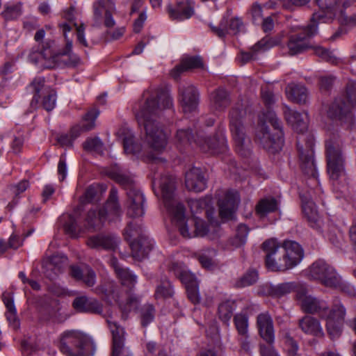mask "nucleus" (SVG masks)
Here are the masks:
<instances>
[{
  "mask_svg": "<svg viewBox=\"0 0 356 356\" xmlns=\"http://www.w3.org/2000/svg\"><path fill=\"white\" fill-rule=\"evenodd\" d=\"M115 274L120 280L122 284L130 289L134 287L136 283V277L127 268H122V269H118Z\"/></svg>",
  "mask_w": 356,
  "mask_h": 356,
  "instance_id": "49",
  "label": "nucleus"
},
{
  "mask_svg": "<svg viewBox=\"0 0 356 356\" xmlns=\"http://www.w3.org/2000/svg\"><path fill=\"white\" fill-rule=\"evenodd\" d=\"M174 291L170 282L164 280L156 287L154 296L156 299L169 298L173 296Z\"/></svg>",
  "mask_w": 356,
  "mask_h": 356,
  "instance_id": "51",
  "label": "nucleus"
},
{
  "mask_svg": "<svg viewBox=\"0 0 356 356\" xmlns=\"http://www.w3.org/2000/svg\"><path fill=\"white\" fill-rule=\"evenodd\" d=\"M86 243L90 248L113 251L118 246V238L110 234H97L89 237Z\"/></svg>",
  "mask_w": 356,
  "mask_h": 356,
  "instance_id": "30",
  "label": "nucleus"
},
{
  "mask_svg": "<svg viewBox=\"0 0 356 356\" xmlns=\"http://www.w3.org/2000/svg\"><path fill=\"white\" fill-rule=\"evenodd\" d=\"M296 299L304 312L318 314L320 318L326 319V330L331 339L340 337L346 316V309L343 305H335L329 310L325 302L309 296L303 286H299L296 290Z\"/></svg>",
  "mask_w": 356,
  "mask_h": 356,
  "instance_id": "2",
  "label": "nucleus"
},
{
  "mask_svg": "<svg viewBox=\"0 0 356 356\" xmlns=\"http://www.w3.org/2000/svg\"><path fill=\"white\" fill-rule=\"evenodd\" d=\"M160 188L165 207L176 222L181 235L186 238L203 237L209 232V225L202 219L194 218L192 221L195 229L190 232L185 221V207L175 200V181L172 177L165 176L161 179Z\"/></svg>",
  "mask_w": 356,
  "mask_h": 356,
  "instance_id": "3",
  "label": "nucleus"
},
{
  "mask_svg": "<svg viewBox=\"0 0 356 356\" xmlns=\"http://www.w3.org/2000/svg\"><path fill=\"white\" fill-rule=\"evenodd\" d=\"M239 201V195L236 191H227L218 202L220 218L223 220L232 219Z\"/></svg>",
  "mask_w": 356,
  "mask_h": 356,
  "instance_id": "20",
  "label": "nucleus"
},
{
  "mask_svg": "<svg viewBox=\"0 0 356 356\" xmlns=\"http://www.w3.org/2000/svg\"><path fill=\"white\" fill-rule=\"evenodd\" d=\"M59 349L66 356H93L95 346L89 336L72 330L61 334Z\"/></svg>",
  "mask_w": 356,
  "mask_h": 356,
  "instance_id": "9",
  "label": "nucleus"
},
{
  "mask_svg": "<svg viewBox=\"0 0 356 356\" xmlns=\"http://www.w3.org/2000/svg\"><path fill=\"white\" fill-rule=\"evenodd\" d=\"M255 139L273 154L282 149L284 145L282 123L273 111L268 109L266 113L259 116Z\"/></svg>",
  "mask_w": 356,
  "mask_h": 356,
  "instance_id": "6",
  "label": "nucleus"
},
{
  "mask_svg": "<svg viewBox=\"0 0 356 356\" xmlns=\"http://www.w3.org/2000/svg\"><path fill=\"white\" fill-rule=\"evenodd\" d=\"M309 276L319 280L327 287L338 288L341 286V280L334 268L323 260H318L309 268Z\"/></svg>",
  "mask_w": 356,
  "mask_h": 356,
  "instance_id": "14",
  "label": "nucleus"
},
{
  "mask_svg": "<svg viewBox=\"0 0 356 356\" xmlns=\"http://www.w3.org/2000/svg\"><path fill=\"white\" fill-rule=\"evenodd\" d=\"M133 257L137 260H142L147 257L153 248V242L147 236H141V238L130 242Z\"/></svg>",
  "mask_w": 356,
  "mask_h": 356,
  "instance_id": "31",
  "label": "nucleus"
},
{
  "mask_svg": "<svg viewBox=\"0 0 356 356\" xmlns=\"http://www.w3.org/2000/svg\"><path fill=\"white\" fill-rule=\"evenodd\" d=\"M195 143L204 152L211 154L224 153L227 151V141L223 136L213 138L198 137Z\"/></svg>",
  "mask_w": 356,
  "mask_h": 356,
  "instance_id": "24",
  "label": "nucleus"
},
{
  "mask_svg": "<svg viewBox=\"0 0 356 356\" xmlns=\"http://www.w3.org/2000/svg\"><path fill=\"white\" fill-rule=\"evenodd\" d=\"M277 202L275 198H264L259 201L255 207L256 213L259 217L266 216L268 213L276 211Z\"/></svg>",
  "mask_w": 356,
  "mask_h": 356,
  "instance_id": "43",
  "label": "nucleus"
},
{
  "mask_svg": "<svg viewBox=\"0 0 356 356\" xmlns=\"http://www.w3.org/2000/svg\"><path fill=\"white\" fill-rule=\"evenodd\" d=\"M85 150L101 153L103 151V143L98 138H89L83 144Z\"/></svg>",
  "mask_w": 356,
  "mask_h": 356,
  "instance_id": "58",
  "label": "nucleus"
},
{
  "mask_svg": "<svg viewBox=\"0 0 356 356\" xmlns=\"http://www.w3.org/2000/svg\"><path fill=\"white\" fill-rule=\"evenodd\" d=\"M283 113L285 120L293 129L298 133L302 134L297 139V148L302 170L305 175L316 179L317 171L314 156V139L310 134H304L308 127L307 113L293 111L287 106H284Z\"/></svg>",
  "mask_w": 356,
  "mask_h": 356,
  "instance_id": "4",
  "label": "nucleus"
},
{
  "mask_svg": "<svg viewBox=\"0 0 356 356\" xmlns=\"http://www.w3.org/2000/svg\"><path fill=\"white\" fill-rule=\"evenodd\" d=\"M284 344L288 355L296 356L298 350V343L288 334L284 337Z\"/></svg>",
  "mask_w": 356,
  "mask_h": 356,
  "instance_id": "60",
  "label": "nucleus"
},
{
  "mask_svg": "<svg viewBox=\"0 0 356 356\" xmlns=\"http://www.w3.org/2000/svg\"><path fill=\"white\" fill-rule=\"evenodd\" d=\"M45 79L44 77H35L30 84V88L34 91L35 94L31 102V106L33 108L37 107L40 99V92L44 88Z\"/></svg>",
  "mask_w": 356,
  "mask_h": 356,
  "instance_id": "48",
  "label": "nucleus"
},
{
  "mask_svg": "<svg viewBox=\"0 0 356 356\" xmlns=\"http://www.w3.org/2000/svg\"><path fill=\"white\" fill-rule=\"evenodd\" d=\"M310 48H312L314 54L322 60L332 64H336L337 63V57L330 50L321 46L310 47Z\"/></svg>",
  "mask_w": 356,
  "mask_h": 356,
  "instance_id": "53",
  "label": "nucleus"
},
{
  "mask_svg": "<svg viewBox=\"0 0 356 356\" xmlns=\"http://www.w3.org/2000/svg\"><path fill=\"white\" fill-rule=\"evenodd\" d=\"M356 106V81H349L346 86V97L336 98L327 111L330 118L352 122L351 109Z\"/></svg>",
  "mask_w": 356,
  "mask_h": 356,
  "instance_id": "11",
  "label": "nucleus"
},
{
  "mask_svg": "<svg viewBox=\"0 0 356 356\" xmlns=\"http://www.w3.org/2000/svg\"><path fill=\"white\" fill-rule=\"evenodd\" d=\"M167 11L171 19L181 21L193 15V8L188 1H180L174 6H168Z\"/></svg>",
  "mask_w": 356,
  "mask_h": 356,
  "instance_id": "33",
  "label": "nucleus"
},
{
  "mask_svg": "<svg viewBox=\"0 0 356 356\" xmlns=\"http://www.w3.org/2000/svg\"><path fill=\"white\" fill-rule=\"evenodd\" d=\"M258 279V273L254 270H248L236 282L238 287H245L254 284Z\"/></svg>",
  "mask_w": 356,
  "mask_h": 356,
  "instance_id": "55",
  "label": "nucleus"
},
{
  "mask_svg": "<svg viewBox=\"0 0 356 356\" xmlns=\"http://www.w3.org/2000/svg\"><path fill=\"white\" fill-rule=\"evenodd\" d=\"M262 248L266 253L265 264L266 268L275 272H284L286 270L275 269L273 266H277L279 264L284 263V257L281 250V245L275 239H268L262 244Z\"/></svg>",
  "mask_w": 356,
  "mask_h": 356,
  "instance_id": "17",
  "label": "nucleus"
},
{
  "mask_svg": "<svg viewBox=\"0 0 356 356\" xmlns=\"http://www.w3.org/2000/svg\"><path fill=\"white\" fill-rule=\"evenodd\" d=\"M95 293L102 295L103 298L109 304L113 302H118L122 312V318L126 320L129 314L135 310L138 305L139 300L134 296H128L125 302H120L118 286L113 282H107L95 289Z\"/></svg>",
  "mask_w": 356,
  "mask_h": 356,
  "instance_id": "12",
  "label": "nucleus"
},
{
  "mask_svg": "<svg viewBox=\"0 0 356 356\" xmlns=\"http://www.w3.org/2000/svg\"><path fill=\"white\" fill-rule=\"evenodd\" d=\"M113 3L110 0H99L93 3L94 19L97 24L101 22L103 14L113 8Z\"/></svg>",
  "mask_w": 356,
  "mask_h": 356,
  "instance_id": "44",
  "label": "nucleus"
},
{
  "mask_svg": "<svg viewBox=\"0 0 356 356\" xmlns=\"http://www.w3.org/2000/svg\"><path fill=\"white\" fill-rule=\"evenodd\" d=\"M175 138L178 148L185 147L191 144L193 139L191 130L190 129H178Z\"/></svg>",
  "mask_w": 356,
  "mask_h": 356,
  "instance_id": "47",
  "label": "nucleus"
},
{
  "mask_svg": "<svg viewBox=\"0 0 356 356\" xmlns=\"http://www.w3.org/2000/svg\"><path fill=\"white\" fill-rule=\"evenodd\" d=\"M234 323L239 336H246L248 334V318L245 314H236L234 316Z\"/></svg>",
  "mask_w": 356,
  "mask_h": 356,
  "instance_id": "52",
  "label": "nucleus"
},
{
  "mask_svg": "<svg viewBox=\"0 0 356 356\" xmlns=\"http://www.w3.org/2000/svg\"><path fill=\"white\" fill-rule=\"evenodd\" d=\"M120 131L121 134L124 135L122 140L125 153L143 156L142 154V146L134 142L133 134L129 130H127V132H125L124 129L120 130Z\"/></svg>",
  "mask_w": 356,
  "mask_h": 356,
  "instance_id": "38",
  "label": "nucleus"
},
{
  "mask_svg": "<svg viewBox=\"0 0 356 356\" xmlns=\"http://www.w3.org/2000/svg\"><path fill=\"white\" fill-rule=\"evenodd\" d=\"M175 275L178 277L180 281L185 285L186 288L189 285L197 283L193 274L185 270H181L177 264H173L171 269Z\"/></svg>",
  "mask_w": 356,
  "mask_h": 356,
  "instance_id": "45",
  "label": "nucleus"
},
{
  "mask_svg": "<svg viewBox=\"0 0 356 356\" xmlns=\"http://www.w3.org/2000/svg\"><path fill=\"white\" fill-rule=\"evenodd\" d=\"M327 172L333 180L345 175V159L341 154L340 145L332 140L326 141Z\"/></svg>",
  "mask_w": 356,
  "mask_h": 356,
  "instance_id": "13",
  "label": "nucleus"
},
{
  "mask_svg": "<svg viewBox=\"0 0 356 356\" xmlns=\"http://www.w3.org/2000/svg\"><path fill=\"white\" fill-rule=\"evenodd\" d=\"M257 327L259 336L269 345L275 342L273 321L268 312L259 314L257 317Z\"/></svg>",
  "mask_w": 356,
  "mask_h": 356,
  "instance_id": "21",
  "label": "nucleus"
},
{
  "mask_svg": "<svg viewBox=\"0 0 356 356\" xmlns=\"http://www.w3.org/2000/svg\"><path fill=\"white\" fill-rule=\"evenodd\" d=\"M72 307L81 313L101 314L103 312V305L97 299L86 296L75 298L72 302Z\"/></svg>",
  "mask_w": 356,
  "mask_h": 356,
  "instance_id": "23",
  "label": "nucleus"
},
{
  "mask_svg": "<svg viewBox=\"0 0 356 356\" xmlns=\"http://www.w3.org/2000/svg\"><path fill=\"white\" fill-rule=\"evenodd\" d=\"M299 286L293 282H284L277 285H271L268 288V293L273 298H281L292 291H295Z\"/></svg>",
  "mask_w": 356,
  "mask_h": 356,
  "instance_id": "41",
  "label": "nucleus"
},
{
  "mask_svg": "<svg viewBox=\"0 0 356 356\" xmlns=\"http://www.w3.org/2000/svg\"><path fill=\"white\" fill-rule=\"evenodd\" d=\"M67 220L64 223V230L66 234H69L72 237H76L81 229L78 228L76 220L72 215H68Z\"/></svg>",
  "mask_w": 356,
  "mask_h": 356,
  "instance_id": "57",
  "label": "nucleus"
},
{
  "mask_svg": "<svg viewBox=\"0 0 356 356\" xmlns=\"http://www.w3.org/2000/svg\"><path fill=\"white\" fill-rule=\"evenodd\" d=\"M246 111L242 104L232 106L229 115V128L234 143L235 151L243 158H249L252 154V145L250 139L245 137L243 118Z\"/></svg>",
  "mask_w": 356,
  "mask_h": 356,
  "instance_id": "10",
  "label": "nucleus"
},
{
  "mask_svg": "<svg viewBox=\"0 0 356 356\" xmlns=\"http://www.w3.org/2000/svg\"><path fill=\"white\" fill-rule=\"evenodd\" d=\"M319 10L313 14L311 22L329 23L337 15L340 24L348 26H356V0H316Z\"/></svg>",
  "mask_w": 356,
  "mask_h": 356,
  "instance_id": "5",
  "label": "nucleus"
},
{
  "mask_svg": "<svg viewBox=\"0 0 356 356\" xmlns=\"http://www.w3.org/2000/svg\"><path fill=\"white\" fill-rule=\"evenodd\" d=\"M184 70L188 71L192 69L203 67V61L200 56H191L184 59L180 63Z\"/></svg>",
  "mask_w": 356,
  "mask_h": 356,
  "instance_id": "56",
  "label": "nucleus"
},
{
  "mask_svg": "<svg viewBox=\"0 0 356 356\" xmlns=\"http://www.w3.org/2000/svg\"><path fill=\"white\" fill-rule=\"evenodd\" d=\"M235 302L231 300L222 301L218 307L217 316L225 325H228L229 321L233 316L235 309Z\"/></svg>",
  "mask_w": 356,
  "mask_h": 356,
  "instance_id": "39",
  "label": "nucleus"
},
{
  "mask_svg": "<svg viewBox=\"0 0 356 356\" xmlns=\"http://www.w3.org/2000/svg\"><path fill=\"white\" fill-rule=\"evenodd\" d=\"M22 14V3H6L1 13L5 21H13L18 19Z\"/></svg>",
  "mask_w": 356,
  "mask_h": 356,
  "instance_id": "42",
  "label": "nucleus"
},
{
  "mask_svg": "<svg viewBox=\"0 0 356 356\" xmlns=\"http://www.w3.org/2000/svg\"><path fill=\"white\" fill-rule=\"evenodd\" d=\"M107 323L113 336L112 356H133L130 349L124 346V328L115 321L107 320Z\"/></svg>",
  "mask_w": 356,
  "mask_h": 356,
  "instance_id": "18",
  "label": "nucleus"
},
{
  "mask_svg": "<svg viewBox=\"0 0 356 356\" xmlns=\"http://www.w3.org/2000/svg\"><path fill=\"white\" fill-rule=\"evenodd\" d=\"M15 63L10 60L4 63L0 66V76L5 81L10 79V74L14 72Z\"/></svg>",
  "mask_w": 356,
  "mask_h": 356,
  "instance_id": "61",
  "label": "nucleus"
},
{
  "mask_svg": "<svg viewBox=\"0 0 356 356\" xmlns=\"http://www.w3.org/2000/svg\"><path fill=\"white\" fill-rule=\"evenodd\" d=\"M122 214L120 205L118 202V191L113 187L105 206L99 209H92L88 211L85 218V228L95 232L102 229L106 219L114 220Z\"/></svg>",
  "mask_w": 356,
  "mask_h": 356,
  "instance_id": "8",
  "label": "nucleus"
},
{
  "mask_svg": "<svg viewBox=\"0 0 356 356\" xmlns=\"http://www.w3.org/2000/svg\"><path fill=\"white\" fill-rule=\"evenodd\" d=\"M284 263L273 266L275 269L289 270L296 266L304 257V251L299 243L293 241H286L281 245Z\"/></svg>",
  "mask_w": 356,
  "mask_h": 356,
  "instance_id": "16",
  "label": "nucleus"
},
{
  "mask_svg": "<svg viewBox=\"0 0 356 356\" xmlns=\"http://www.w3.org/2000/svg\"><path fill=\"white\" fill-rule=\"evenodd\" d=\"M97 194V190L95 187L90 186L88 187L83 193V195L80 197L79 202L80 207L83 206L84 204L91 203Z\"/></svg>",
  "mask_w": 356,
  "mask_h": 356,
  "instance_id": "62",
  "label": "nucleus"
},
{
  "mask_svg": "<svg viewBox=\"0 0 356 356\" xmlns=\"http://www.w3.org/2000/svg\"><path fill=\"white\" fill-rule=\"evenodd\" d=\"M285 93L287 99L292 102L302 104L307 102V90L302 85L290 83L286 87Z\"/></svg>",
  "mask_w": 356,
  "mask_h": 356,
  "instance_id": "35",
  "label": "nucleus"
},
{
  "mask_svg": "<svg viewBox=\"0 0 356 356\" xmlns=\"http://www.w3.org/2000/svg\"><path fill=\"white\" fill-rule=\"evenodd\" d=\"M124 236L127 240L131 241L136 240L141 238V236H146L143 231L140 225H137L133 222L128 224L124 229Z\"/></svg>",
  "mask_w": 356,
  "mask_h": 356,
  "instance_id": "50",
  "label": "nucleus"
},
{
  "mask_svg": "<svg viewBox=\"0 0 356 356\" xmlns=\"http://www.w3.org/2000/svg\"><path fill=\"white\" fill-rule=\"evenodd\" d=\"M185 184L188 191L201 192L207 187V180L202 170L192 168L186 172Z\"/></svg>",
  "mask_w": 356,
  "mask_h": 356,
  "instance_id": "27",
  "label": "nucleus"
},
{
  "mask_svg": "<svg viewBox=\"0 0 356 356\" xmlns=\"http://www.w3.org/2000/svg\"><path fill=\"white\" fill-rule=\"evenodd\" d=\"M299 327L305 334L320 338L324 337L320 321L312 316H305L300 319Z\"/></svg>",
  "mask_w": 356,
  "mask_h": 356,
  "instance_id": "34",
  "label": "nucleus"
},
{
  "mask_svg": "<svg viewBox=\"0 0 356 356\" xmlns=\"http://www.w3.org/2000/svg\"><path fill=\"white\" fill-rule=\"evenodd\" d=\"M172 106V99L166 90H158L155 95L147 97L141 107L134 108L136 118L145 131V142L151 152L145 156L147 161L163 160L158 156L166 149L168 134L157 121L160 112Z\"/></svg>",
  "mask_w": 356,
  "mask_h": 356,
  "instance_id": "1",
  "label": "nucleus"
},
{
  "mask_svg": "<svg viewBox=\"0 0 356 356\" xmlns=\"http://www.w3.org/2000/svg\"><path fill=\"white\" fill-rule=\"evenodd\" d=\"M99 114V111L96 108L90 109L83 118L81 124H76L72 127L70 134L72 138L75 140L82 133L92 130L95 126V120Z\"/></svg>",
  "mask_w": 356,
  "mask_h": 356,
  "instance_id": "28",
  "label": "nucleus"
},
{
  "mask_svg": "<svg viewBox=\"0 0 356 356\" xmlns=\"http://www.w3.org/2000/svg\"><path fill=\"white\" fill-rule=\"evenodd\" d=\"M156 310L151 304L144 305L139 310L140 324L143 327L151 323L155 317Z\"/></svg>",
  "mask_w": 356,
  "mask_h": 356,
  "instance_id": "46",
  "label": "nucleus"
},
{
  "mask_svg": "<svg viewBox=\"0 0 356 356\" xmlns=\"http://www.w3.org/2000/svg\"><path fill=\"white\" fill-rule=\"evenodd\" d=\"M243 26V23L238 17H232L230 19H228V17H224L218 26H210L212 32L220 38H225L229 33L237 34L241 31Z\"/></svg>",
  "mask_w": 356,
  "mask_h": 356,
  "instance_id": "22",
  "label": "nucleus"
},
{
  "mask_svg": "<svg viewBox=\"0 0 356 356\" xmlns=\"http://www.w3.org/2000/svg\"><path fill=\"white\" fill-rule=\"evenodd\" d=\"M229 95L225 90L219 88L211 95V106L216 111H223L230 104Z\"/></svg>",
  "mask_w": 356,
  "mask_h": 356,
  "instance_id": "37",
  "label": "nucleus"
},
{
  "mask_svg": "<svg viewBox=\"0 0 356 356\" xmlns=\"http://www.w3.org/2000/svg\"><path fill=\"white\" fill-rule=\"evenodd\" d=\"M212 200L209 197H204L200 199H190L188 200V206L191 213L195 215L206 210L207 218L211 220V215L213 213L211 209Z\"/></svg>",
  "mask_w": 356,
  "mask_h": 356,
  "instance_id": "36",
  "label": "nucleus"
},
{
  "mask_svg": "<svg viewBox=\"0 0 356 356\" xmlns=\"http://www.w3.org/2000/svg\"><path fill=\"white\" fill-rule=\"evenodd\" d=\"M115 181L128 192V190L131 188H137L134 181L129 177L124 175H117L115 176Z\"/></svg>",
  "mask_w": 356,
  "mask_h": 356,
  "instance_id": "63",
  "label": "nucleus"
},
{
  "mask_svg": "<svg viewBox=\"0 0 356 356\" xmlns=\"http://www.w3.org/2000/svg\"><path fill=\"white\" fill-rule=\"evenodd\" d=\"M75 12V8L74 7H70L67 11L65 12L64 17L68 20L70 22L73 23V26L76 27V39L77 42L83 45V47H88V43L85 38V26L83 24L78 25L76 23L74 22V13Z\"/></svg>",
  "mask_w": 356,
  "mask_h": 356,
  "instance_id": "40",
  "label": "nucleus"
},
{
  "mask_svg": "<svg viewBox=\"0 0 356 356\" xmlns=\"http://www.w3.org/2000/svg\"><path fill=\"white\" fill-rule=\"evenodd\" d=\"M300 198L302 200V213L309 225L316 229H321V220L318 216L315 203L312 200L304 195H301Z\"/></svg>",
  "mask_w": 356,
  "mask_h": 356,
  "instance_id": "29",
  "label": "nucleus"
},
{
  "mask_svg": "<svg viewBox=\"0 0 356 356\" xmlns=\"http://www.w3.org/2000/svg\"><path fill=\"white\" fill-rule=\"evenodd\" d=\"M71 276L76 281H81L88 287H92L96 282V274L88 266L80 267L71 266L70 268Z\"/></svg>",
  "mask_w": 356,
  "mask_h": 356,
  "instance_id": "32",
  "label": "nucleus"
},
{
  "mask_svg": "<svg viewBox=\"0 0 356 356\" xmlns=\"http://www.w3.org/2000/svg\"><path fill=\"white\" fill-rule=\"evenodd\" d=\"M294 31L297 33L291 35L287 43L289 54L291 56L302 53L310 48L307 40L317 33V26L311 22L307 26L296 28Z\"/></svg>",
  "mask_w": 356,
  "mask_h": 356,
  "instance_id": "15",
  "label": "nucleus"
},
{
  "mask_svg": "<svg viewBox=\"0 0 356 356\" xmlns=\"http://www.w3.org/2000/svg\"><path fill=\"white\" fill-rule=\"evenodd\" d=\"M56 102V94L53 90H49L42 99V107L47 111H52Z\"/></svg>",
  "mask_w": 356,
  "mask_h": 356,
  "instance_id": "59",
  "label": "nucleus"
},
{
  "mask_svg": "<svg viewBox=\"0 0 356 356\" xmlns=\"http://www.w3.org/2000/svg\"><path fill=\"white\" fill-rule=\"evenodd\" d=\"M249 229L247 225L241 224L238 226L235 238L233 239L232 244L236 247L243 245L247 239Z\"/></svg>",
  "mask_w": 356,
  "mask_h": 356,
  "instance_id": "54",
  "label": "nucleus"
},
{
  "mask_svg": "<svg viewBox=\"0 0 356 356\" xmlns=\"http://www.w3.org/2000/svg\"><path fill=\"white\" fill-rule=\"evenodd\" d=\"M180 102L184 113H191L197 107L199 94L192 86H181L179 88Z\"/></svg>",
  "mask_w": 356,
  "mask_h": 356,
  "instance_id": "25",
  "label": "nucleus"
},
{
  "mask_svg": "<svg viewBox=\"0 0 356 356\" xmlns=\"http://www.w3.org/2000/svg\"><path fill=\"white\" fill-rule=\"evenodd\" d=\"M278 41L275 39L266 36L258 41L252 47L249 51H241L239 59L242 64L247 63L252 60L256 59L257 54L259 51H264L270 48L277 45Z\"/></svg>",
  "mask_w": 356,
  "mask_h": 356,
  "instance_id": "26",
  "label": "nucleus"
},
{
  "mask_svg": "<svg viewBox=\"0 0 356 356\" xmlns=\"http://www.w3.org/2000/svg\"><path fill=\"white\" fill-rule=\"evenodd\" d=\"M62 29L63 34L65 39V45L60 51L48 54L47 50H43L41 55L44 59V67L54 69L56 67L75 68L82 65L81 58L76 54L72 53L73 42L67 38V33L72 30L71 26L67 23H63L59 25Z\"/></svg>",
  "mask_w": 356,
  "mask_h": 356,
  "instance_id": "7",
  "label": "nucleus"
},
{
  "mask_svg": "<svg viewBox=\"0 0 356 356\" xmlns=\"http://www.w3.org/2000/svg\"><path fill=\"white\" fill-rule=\"evenodd\" d=\"M127 215L130 218H138L145 213V197L137 188H131L127 192Z\"/></svg>",
  "mask_w": 356,
  "mask_h": 356,
  "instance_id": "19",
  "label": "nucleus"
},
{
  "mask_svg": "<svg viewBox=\"0 0 356 356\" xmlns=\"http://www.w3.org/2000/svg\"><path fill=\"white\" fill-rule=\"evenodd\" d=\"M187 296L191 302L193 304H197L200 302V296L198 292V284L189 285L186 288Z\"/></svg>",
  "mask_w": 356,
  "mask_h": 356,
  "instance_id": "64",
  "label": "nucleus"
}]
</instances>
